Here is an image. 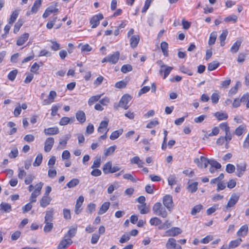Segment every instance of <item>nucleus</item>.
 I'll return each instance as SVG.
<instances>
[{
    "label": "nucleus",
    "mask_w": 249,
    "mask_h": 249,
    "mask_svg": "<svg viewBox=\"0 0 249 249\" xmlns=\"http://www.w3.org/2000/svg\"><path fill=\"white\" fill-rule=\"evenodd\" d=\"M57 2H53L52 5L49 6L45 11V12L42 15L44 18H48L51 14L53 15H57L59 12V9L56 8L57 6Z\"/></svg>",
    "instance_id": "f257e3e1"
},
{
    "label": "nucleus",
    "mask_w": 249,
    "mask_h": 249,
    "mask_svg": "<svg viewBox=\"0 0 249 249\" xmlns=\"http://www.w3.org/2000/svg\"><path fill=\"white\" fill-rule=\"evenodd\" d=\"M163 204L169 211H171L174 207L172 196L167 195L163 197Z\"/></svg>",
    "instance_id": "f03ea898"
},
{
    "label": "nucleus",
    "mask_w": 249,
    "mask_h": 249,
    "mask_svg": "<svg viewBox=\"0 0 249 249\" xmlns=\"http://www.w3.org/2000/svg\"><path fill=\"white\" fill-rule=\"evenodd\" d=\"M239 198V196L235 194H232L226 206V211H229L231 208L234 207L238 202Z\"/></svg>",
    "instance_id": "7ed1b4c3"
},
{
    "label": "nucleus",
    "mask_w": 249,
    "mask_h": 249,
    "mask_svg": "<svg viewBox=\"0 0 249 249\" xmlns=\"http://www.w3.org/2000/svg\"><path fill=\"white\" fill-rule=\"evenodd\" d=\"M131 99L130 96L127 94L124 95L119 101V107L124 108V109H127L128 108L127 104Z\"/></svg>",
    "instance_id": "20e7f679"
},
{
    "label": "nucleus",
    "mask_w": 249,
    "mask_h": 249,
    "mask_svg": "<svg viewBox=\"0 0 249 249\" xmlns=\"http://www.w3.org/2000/svg\"><path fill=\"white\" fill-rule=\"evenodd\" d=\"M182 232V230L178 227H173L167 230L164 234V236H176Z\"/></svg>",
    "instance_id": "39448f33"
},
{
    "label": "nucleus",
    "mask_w": 249,
    "mask_h": 249,
    "mask_svg": "<svg viewBox=\"0 0 249 249\" xmlns=\"http://www.w3.org/2000/svg\"><path fill=\"white\" fill-rule=\"evenodd\" d=\"M72 243V241L70 238L64 237L57 246V249H66Z\"/></svg>",
    "instance_id": "423d86ee"
},
{
    "label": "nucleus",
    "mask_w": 249,
    "mask_h": 249,
    "mask_svg": "<svg viewBox=\"0 0 249 249\" xmlns=\"http://www.w3.org/2000/svg\"><path fill=\"white\" fill-rule=\"evenodd\" d=\"M103 18L104 17L102 14L94 16L90 20V23L92 25V28H96L99 24L100 20Z\"/></svg>",
    "instance_id": "0eeeda50"
},
{
    "label": "nucleus",
    "mask_w": 249,
    "mask_h": 249,
    "mask_svg": "<svg viewBox=\"0 0 249 249\" xmlns=\"http://www.w3.org/2000/svg\"><path fill=\"white\" fill-rule=\"evenodd\" d=\"M247 164L245 162L240 163L236 164V175L238 177H241L246 171Z\"/></svg>",
    "instance_id": "6e6552de"
},
{
    "label": "nucleus",
    "mask_w": 249,
    "mask_h": 249,
    "mask_svg": "<svg viewBox=\"0 0 249 249\" xmlns=\"http://www.w3.org/2000/svg\"><path fill=\"white\" fill-rule=\"evenodd\" d=\"M54 142V139L52 137L48 138L44 143V151L49 152L52 149Z\"/></svg>",
    "instance_id": "1a4fd4ad"
},
{
    "label": "nucleus",
    "mask_w": 249,
    "mask_h": 249,
    "mask_svg": "<svg viewBox=\"0 0 249 249\" xmlns=\"http://www.w3.org/2000/svg\"><path fill=\"white\" fill-rule=\"evenodd\" d=\"M120 56V52L116 51L113 54L108 55L109 63L112 64H116L119 60Z\"/></svg>",
    "instance_id": "9d476101"
},
{
    "label": "nucleus",
    "mask_w": 249,
    "mask_h": 249,
    "mask_svg": "<svg viewBox=\"0 0 249 249\" xmlns=\"http://www.w3.org/2000/svg\"><path fill=\"white\" fill-rule=\"evenodd\" d=\"M84 198L82 196H79L76 200V203L75 207V213L78 214H79L82 211V209H81V207L84 202Z\"/></svg>",
    "instance_id": "9b49d317"
},
{
    "label": "nucleus",
    "mask_w": 249,
    "mask_h": 249,
    "mask_svg": "<svg viewBox=\"0 0 249 249\" xmlns=\"http://www.w3.org/2000/svg\"><path fill=\"white\" fill-rule=\"evenodd\" d=\"M57 94L55 91L51 90L48 96V98L43 101L44 105H49L54 101V99L56 97Z\"/></svg>",
    "instance_id": "f8f14e48"
},
{
    "label": "nucleus",
    "mask_w": 249,
    "mask_h": 249,
    "mask_svg": "<svg viewBox=\"0 0 249 249\" xmlns=\"http://www.w3.org/2000/svg\"><path fill=\"white\" fill-rule=\"evenodd\" d=\"M59 129L57 127H49L44 130V133L46 135H53L58 134Z\"/></svg>",
    "instance_id": "ddd939ff"
},
{
    "label": "nucleus",
    "mask_w": 249,
    "mask_h": 249,
    "mask_svg": "<svg viewBox=\"0 0 249 249\" xmlns=\"http://www.w3.org/2000/svg\"><path fill=\"white\" fill-rule=\"evenodd\" d=\"M75 117L77 121L81 124H83L86 120L85 113L82 110L77 111L76 113Z\"/></svg>",
    "instance_id": "4468645a"
},
{
    "label": "nucleus",
    "mask_w": 249,
    "mask_h": 249,
    "mask_svg": "<svg viewBox=\"0 0 249 249\" xmlns=\"http://www.w3.org/2000/svg\"><path fill=\"white\" fill-rule=\"evenodd\" d=\"M140 41V36L139 35L132 36L130 39V45L132 48H136Z\"/></svg>",
    "instance_id": "2eb2a0df"
},
{
    "label": "nucleus",
    "mask_w": 249,
    "mask_h": 249,
    "mask_svg": "<svg viewBox=\"0 0 249 249\" xmlns=\"http://www.w3.org/2000/svg\"><path fill=\"white\" fill-rule=\"evenodd\" d=\"M29 35L28 33H25L22 35L17 40V45L21 46L28 40Z\"/></svg>",
    "instance_id": "dca6fc26"
},
{
    "label": "nucleus",
    "mask_w": 249,
    "mask_h": 249,
    "mask_svg": "<svg viewBox=\"0 0 249 249\" xmlns=\"http://www.w3.org/2000/svg\"><path fill=\"white\" fill-rule=\"evenodd\" d=\"M52 199L50 197L44 196L40 200V206L45 208L50 204Z\"/></svg>",
    "instance_id": "f3484780"
},
{
    "label": "nucleus",
    "mask_w": 249,
    "mask_h": 249,
    "mask_svg": "<svg viewBox=\"0 0 249 249\" xmlns=\"http://www.w3.org/2000/svg\"><path fill=\"white\" fill-rule=\"evenodd\" d=\"M177 245L176 239L173 238H170L167 240L165 246L167 249H171L172 248L175 249Z\"/></svg>",
    "instance_id": "a211bd4d"
},
{
    "label": "nucleus",
    "mask_w": 249,
    "mask_h": 249,
    "mask_svg": "<svg viewBox=\"0 0 249 249\" xmlns=\"http://www.w3.org/2000/svg\"><path fill=\"white\" fill-rule=\"evenodd\" d=\"M248 231V226L247 225L242 226L237 232L238 236H244Z\"/></svg>",
    "instance_id": "6ab92c4d"
},
{
    "label": "nucleus",
    "mask_w": 249,
    "mask_h": 249,
    "mask_svg": "<svg viewBox=\"0 0 249 249\" xmlns=\"http://www.w3.org/2000/svg\"><path fill=\"white\" fill-rule=\"evenodd\" d=\"M77 231V227L71 228L68 232L64 235V237L67 238H70L71 239L72 237H73Z\"/></svg>",
    "instance_id": "aec40b11"
},
{
    "label": "nucleus",
    "mask_w": 249,
    "mask_h": 249,
    "mask_svg": "<svg viewBox=\"0 0 249 249\" xmlns=\"http://www.w3.org/2000/svg\"><path fill=\"white\" fill-rule=\"evenodd\" d=\"M42 0H36L34 3L33 7H32L31 12L32 14L36 13L39 7L41 5Z\"/></svg>",
    "instance_id": "412c9836"
},
{
    "label": "nucleus",
    "mask_w": 249,
    "mask_h": 249,
    "mask_svg": "<svg viewBox=\"0 0 249 249\" xmlns=\"http://www.w3.org/2000/svg\"><path fill=\"white\" fill-rule=\"evenodd\" d=\"M110 203L109 202H104L100 207L99 211L98 212L99 214H102L105 213L109 209Z\"/></svg>",
    "instance_id": "4be33fe9"
},
{
    "label": "nucleus",
    "mask_w": 249,
    "mask_h": 249,
    "mask_svg": "<svg viewBox=\"0 0 249 249\" xmlns=\"http://www.w3.org/2000/svg\"><path fill=\"white\" fill-rule=\"evenodd\" d=\"M3 211L5 213H9L11 211V205L6 202H2L0 204V211Z\"/></svg>",
    "instance_id": "5701e85b"
},
{
    "label": "nucleus",
    "mask_w": 249,
    "mask_h": 249,
    "mask_svg": "<svg viewBox=\"0 0 249 249\" xmlns=\"http://www.w3.org/2000/svg\"><path fill=\"white\" fill-rule=\"evenodd\" d=\"M214 116L219 121L226 120L228 117V115L227 113L220 111L215 112Z\"/></svg>",
    "instance_id": "b1692460"
},
{
    "label": "nucleus",
    "mask_w": 249,
    "mask_h": 249,
    "mask_svg": "<svg viewBox=\"0 0 249 249\" xmlns=\"http://www.w3.org/2000/svg\"><path fill=\"white\" fill-rule=\"evenodd\" d=\"M108 124V121H102L99 125L98 128V131L99 133H102L107 129Z\"/></svg>",
    "instance_id": "393cba45"
},
{
    "label": "nucleus",
    "mask_w": 249,
    "mask_h": 249,
    "mask_svg": "<svg viewBox=\"0 0 249 249\" xmlns=\"http://www.w3.org/2000/svg\"><path fill=\"white\" fill-rule=\"evenodd\" d=\"M103 170L105 174L111 173V170H112V162L111 161H108L103 166Z\"/></svg>",
    "instance_id": "a878e982"
},
{
    "label": "nucleus",
    "mask_w": 249,
    "mask_h": 249,
    "mask_svg": "<svg viewBox=\"0 0 249 249\" xmlns=\"http://www.w3.org/2000/svg\"><path fill=\"white\" fill-rule=\"evenodd\" d=\"M19 15V11L18 10H15L13 11L11 15L10 18L9 20L8 23L9 24H12L14 23L17 19L18 16Z\"/></svg>",
    "instance_id": "bb28decb"
},
{
    "label": "nucleus",
    "mask_w": 249,
    "mask_h": 249,
    "mask_svg": "<svg viewBox=\"0 0 249 249\" xmlns=\"http://www.w3.org/2000/svg\"><path fill=\"white\" fill-rule=\"evenodd\" d=\"M160 48L163 55L167 57L168 56V44L166 42L163 41L160 44Z\"/></svg>",
    "instance_id": "cd10ccee"
},
{
    "label": "nucleus",
    "mask_w": 249,
    "mask_h": 249,
    "mask_svg": "<svg viewBox=\"0 0 249 249\" xmlns=\"http://www.w3.org/2000/svg\"><path fill=\"white\" fill-rule=\"evenodd\" d=\"M241 41L239 40H237L231 46V52L233 53H236L241 46Z\"/></svg>",
    "instance_id": "c85d7f7f"
},
{
    "label": "nucleus",
    "mask_w": 249,
    "mask_h": 249,
    "mask_svg": "<svg viewBox=\"0 0 249 249\" xmlns=\"http://www.w3.org/2000/svg\"><path fill=\"white\" fill-rule=\"evenodd\" d=\"M123 132V129H120L119 130L113 131L110 136V139L111 140H115L117 139L120 135H121Z\"/></svg>",
    "instance_id": "c756f323"
},
{
    "label": "nucleus",
    "mask_w": 249,
    "mask_h": 249,
    "mask_svg": "<svg viewBox=\"0 0 249 249\" xmlns=\"http://www.w3.org/2000/svg\"><path fill=\"white\" fill-rule=\"evenodd\" d=\"M53 209H51L49 211H46L45 216V221L52 222L53 219Z\"/></svg>",
    "instance_id": "7c9ffc66"
},
{
    "label": "nucleus",
    "mask_w": 249,
    "mask_h": 249,
    "mask_svg": "<svg viewBox=\"0 0 249 249\" xmlns=\"http://www.w3.org/2000/svg\"><path fill=\"white\" fill-rule=\"evenodd\" d=\"M200 162H201V165H198V166H200V167L201 168H202L203 167H204V168H207L208 164H210V160H209L203 156L200 157Z\"/></svg>",
    "instance_id": "2f4dec72"
},
{
    "label": "nucleus",
    "mask_w": 249,
    "mask_h": 249,
    "mask_svg": "<svg viewBox=\"0 0 249 249\" xmlns=\"http://www.w3.org/2000/svg\"><path fill=\"white\" fill-rule=\"evenodd\" d=\"M228 32L227 30H224L222 31V34L219 36V39L220 41V45L223 46L225 45V40L228 35Z\"/></svg>",
    "instance_id": "473e14b6"
},
{
    "label": "nucleus",
    "mask_w": 249,
    "mask_h": 249,
    "mask_svg": "<svg viewBox=\"0 0 249 249\" xmlns=\"http://www.w3.org/2000/svg\"><path fill=\"white\" fill-rule=\"evenodd\" d=\"M71 121L73 122L74 121V117L70 118L67 117H63L60 119V121L59 122V124L61 125H67Z\"/></svg>",
    "instance_id": "72a5a7b5"
},
{
    "label": "nucleus",
    "mask_w": 249,
    "mask_h": 249,
    "mask_svg": "<svg viewBox=\"0 0 249 249\" xmlns=\"http://www.w3.org/2000/svg\"><path fill=\"white\" fill-rule=\"evenodd\" d=\"M197 185L198 182H195L191 183H190L188 185L187 189L189 191H190L192 193H194L196 192L197 190Z\"/></svg>",
    "instance_id": "f704fd0d"
},
{
    "label": "nucleus",
    "mask_w": 249,
    "mask_h": 249,
    "mask_svg": "<svg viewBox=\"0 0 249 249\" xmlns=\"http://www.w3.org/2000/svg\"><path fill=\"white\" fill-rule=\"evenodd\" d=\"M137 207L141 214H143L149 213V210L146 207V204L138 205Z\"/></svg>",
    "instance_id": "c9c22d12"
},
{
    "label": "nucleus",
    "mask_w": 249,
    "mask_h": 249,
    "mask_svg": "<svg viewBox=\"0 0 249 249\" xmlns=\"http://www.w3.org/2000/svg\"><path fill=\"white\" fill-rule=\"evenodd\" d=\"M79 183V180L77 178H73L67 184V186L69 188H72L77 186Z\"/></svg>",
    "instance_id": "e433bc0d"
},
{
    "label": "nucleus",
    "mask_w": 249,
    "mask_h": 249,
    "mask_svg": "<svg viewBox=\"0 0 249 249\" xmlns=\"http://www.w3.org/2000/svg\"><path fill=\"white\" fill-rule=\"evenodd\" d=\"M45 225L44 227V231L45 232H50L53 228V224L51 222L44 221Z\"/></svg>",
    "instance_id": "4c0bfd02"
},
{
    "label": "nucleus",
    "mask_w": 249,
    "mask_h": 249,
    "mask_svg": "<svg viewBox=\"0 0 249 249\" xmlns=\"http://www.w3.org/2000/svg\"><path fill=\"white\" fill-rule=\"evenodd\" d=\"M242 242L241 238H238L234 240L231 241L229 244V248L233 249L237 247Z\"/></svg>",
    "instance_id": "58836bf2"
},
{
    "label": "nucleus",
    "mask_w": 249,
    "mask_h": 249,
    "mask_svg": "<svg viewBox=\"0 0 249 249\" xmlns=\"http://www.w3.org/2000/svg\"><path fill=\"white\" fill-rule=\"evenodd\" d=\"M81 47V50L82 52H89L92 50V47L88 44L83 45L80 43L78 45V47Z\"/></svg>",
    "instance_id": "ea45409f"
},
{
    "label": "nucleus",
    "mask_w": 249,
    "mask_h": 249,
    "mask_svg": "<svg viewBox=\"0 0 249 249\" xmlns=\"http://www.w3.org/2000/svg\"><path fill=\"white\" fill-rule=\"evenodd\" d=\"M246 126L245 125L242 124L238 126L235 130V134L240 136L242 135L244 131L245 130Z\"/></svg>",
    "instance_id": "a19ab883"
},
{
    "label": "nucleus",
    "mask_w": 249,
    "mask_h": 249,
    "mask_svg": "<svg viewBox=\"0 0 249 249\" xmlns=\"http://www.w3.org/2000/svg\"><path fill=\"white\" fill-rule=\"evenodd\" d=\"M42 155L41 154H38L33 163V165L35 167L39 166L42 162Z\"/></svg>",
    "instance_id": "79ce46f5"
},
{
    "label": "nucleus",
    "mask_w": 249,
    "mask_h": 249,
    "mask_svg": "<svg viewBox=\"0 0 249 249\" xmlns=\"http://www.w3.org/2000/svg\"><path fill=\"white\" fill-rule=\"evenodd\" d=\"M155 214L160 216L163 218H166L168 215V213L165 208L162 206L160 210H159L158 213Z\"/></svg>",
    "instance_id": "37998d69"
},
{
    "label": "nucleus",
    "mask_w": 249,
    "mask_h": 249,
    "mask_svg": "<svg viewBox=\"0 0 249 249\" xmlns=\"http://www.w3.org/2000/svg\"><path fill=\"white\" fill-rule=\"evenodd\" d=\"M219 65V63L216 61H213L209 64L208 70L209 71H212L215 70Z\"/></svg>",
    "instance_id": "c03bdc74"
},
{
    "label": "nucleus",
    "mask_w": 249,
    "mask_h": 249,
    "mask_svg": "<svg viewBox=\"0 0 249 249\" xmlns=\"http://www.w3.org/2000/svg\"><path fill=\"white\" fill-rule=\"evenodd\" d=\"M217 37V34L216 32H213L211 34L208 44L209 45H213L215 42Z\"/></svg>",
    "instance_id": "a18cd8bd"
},
{
    "label": "nucleus",
    "mask_w": 249,
    "mask_h": 249,
    "mask_svg": "<svg viewBox=\"0 0 249 249\" xmlns=\"http://www.w3.org/2000/svg\"><path fill=\"white\" fill-rule=\"evenodd\" d=\"M149 223L152 226H158L161 224V220L157 217H154L150 220Z\"/></svg>",
    "instance_id": "49530a36"
},
{
    "label": "nucleus",
    "mask_w": 249,
    "mask_h": 249,
    "mask_svg": "<svg viewBox=\"0 0 249 249\" xmlns=\"http://www.w3.org/2000/svg\"><path fill=\"white\" fill-rule=\"evenodd\" d=\"M23 24V20L19 19L14 26V33L15 34L17 33L19 31L21 27L22 26Z\"/></svg>",
    "instance_id": "de8ad7c7"
},
{
    "label": "nucleus",
    "mask_w": 249,
    "mask_h": 249,
    "mask_svg": "<svg viewBox=\"0 0 249 249\" xmlns=\"http://www.w3.org/2000/svg\"><path fill=\"white\" fill-rule=\"evenodd\" d=\"M117 147L116 145L111 146L107 149L105 152V155L106 156H108L112 154L116 149Z\"/></svg>",
    "instance_id": "09e8293b"
},
{
    "label": "nucleus",
    "mask_w": 249,
    "mask_h": 249,
    "mask_svg": "<svg viewBox=\"0 0 249 249\" xmlns=\"http://www.w3.org/2000/svg\"><path fill=\"white\" fill-rule=\"evenodd\" d=\"M101 165V158L100 157H96L94 159L93 164L91 166V168H99Z\"/></svg>",
    "instance_id": "8fccbe9b"
},
{
    "label": "nucleus",
    "mask_w": 249,
    "mask_h": 249,
    "mask_svg": "<svg viewBox=\"0 0 249 249\" xmlns=\"http://www.w3.org/2000/svg\"><path fill=\"white\" fill-rule=\"evenodd\" d=\"M132 70V67L130 64L124 65L121 69L123 73H126L127 72L131 71Z\"/></svg>",
    "instance_id": "3c124183"
},
{
    "label": "nucleus",
    "mask_w": 249,
    "mask_h": 249,
    "mask_svg": "<svg viewBox=\"0 0 249 249\" xmlns=\"http://www.w3.org/2000/svg\"><path fill=\"white\" fill-rule=\"evenodd\" d=\"M239 85H240V82L238 81L236 82L235 86L231 89L229 91V96H232L233 95H234L237 92Z\"/></svg>",
    "instance_id": "603ef678"
},
{
    "label": "nucleus",
    "mask_w": 249,
    "mask_h": 249,
    "mask_svg": "<svg viewBox=\"0 0 249 249\" xmlns=\"http://www.w3.org/2000/svg\"><path fill=\"white\" fill-rule=\"evenodd\" d=\"M219 132V129L217 127H214L213 130L211 133L205 135V137L206 138H208L209 137H212L213 136H216L218 134Z\"/></svg>",
    "instance_id": "864d4df0"
},
{
    "label": "nucleus",
    "mask_w": 249,
    "mask_h": 249,
    "mask_svg": "<svg viewBox=\"0 0 249 249\" xmlns=\"http://www.w3.org/2000/svg\"><path fill=\"white\" fill-rule=\"evenodd\" d=\"M202 205L199 204V205H197L195 206H194L192 211H191V213L192 214V215H195L197 213H199L200 210L202 209Z\"/></svg>",
    "instance_id": "5fc2aeb1"
},
{
    "label": "nucleus",
    "mask_w": 249,
    "mask_h": 249,
    "mask_svg": "<svg viewBox=\"0 0 249 249\" xmlns=\"http://www.w3.org/2000/svg\"><path fill=\"white\" fill-rule=\"evenodd\" d=\"M52 45L51 46V49L53 51H57L60 48V45L59 43L55 41H51Z\"/></svg>",
    "instance_id": "6e6d98bb"
},
{
    "label": "nucleus",
    "mask_w": 249,
    "mask_h": 249,
    "mask_svg": "<svg viewBox=\"0 0 249 249\" xmlns=\"http://www.w3.org/2000/svg\"><path fill=\"white\" fill-rule=\"evenodd\" d=\"M101 97V95H97L91 97L88 101L89 105V106L93 105L95 102L98 101L100 99Z\"/></svg>",
    "instance_id": "4d7b16f0"
},
{
    "label": "nucleus",
    "mask_w": 249,
    "mask_h": 249,
    "mask_svg": "<svg viewBox=\"0 0 249 249\" xmlns=\"http://www.w3.org/2000/svg\"><path fill=\"white\" fill-rule=\"evenodd\" d=\"M220 96L217 93L214 92L211 95L212 102L214 104L218 103L219 100Z\"/></svg>",
    "instance_id": "13d9d810"
},
{
    "label": "nucleus",
    "mask_w": 249,
    "mask_h": 249,
    "mask_svg": "<svg viewBox=\"0 0 249 249\" xmlns=\"http://www.w3.org/2000/svg\"><path fill=\"white\" fill-rule=\"evenodd\" d=\"M17 73H18V71L17 70H14L12 71H10L9 72V73L8 75V79L10 80L13 81L15 80V79L17 76Z\"/></svg>",
    "instance_id": "bf43d9fd"
},
{
    "label": "nucleus",
    "mask_w": 249,
    "mask_h": 249,
    "mask_svg": "<svg viewBox=\"0 0 249 249\" xmlns=\"http://www.w3.org/2000/svg\"><path fill=\"white\" fill-rule=\"evenodd\" d=\"M171 226V223L168 221L166 220L164 223L159 226V230H163L169 228Z\"/></svg>",
    "instance_id": "052dcab7"
},
{
    "label": "nucleus",
    "mask_w": 249,
    "mask_h": 249,
    "mask_svg": "<svg viewBox=\"0 0 249 249\" xmlns=\"http://www.w3.org/2000/svg\"><path fill=\"white\" fill-rule=\"evenodd\" d=\"M18 150L16 147L12 149L11 152L9 154L10 158H16L18 155Z\"/></svg>",
    "instance_id": "680f3d73"
},
{
    "label": "nucleus",
    "mask_w": 249,
    "mask_h": 249,
    "mask_svg": "<svg viewBox=\"0 0 249 249\" xmlns=\"http://www.w3.org/2000/svg\"><path fill=\"white\" fill-rule=\"evenodd\" d=\"M63 215L64 218L66 220H70L71 218V212L69 209H63Z\"/></svg>",
    "instance_id": "e2e57ef3"
},
{
    "label": "nucleus",
    "mask_w": 249,
    "mask_h": 249,
    "mask_svg": "<svg viewBox=\"0 0 249 249\" xmlns=\"http://www.w3.org/2000/svg\"><path fill=\"white\" fill-rule=\"evenodd\" d=\"M210 164L211 166L214 167L216 169H219L221 167V164L217 161L213 160H210Z\"/></svg>",
    "instance_id": "0e129e2a"
},
{
    "label": "nucleus",
    "mask_w": 249,
    "mask_h": 249,
    "mask_svg": "<svg viewBox=\"0 0 249 249\" xmlns=\"http://www.w3.org/2000/svg\"><path fill=\"white\" fill-rule=\"evenodd\" d=\"M35 178V177L31 174L28 175L24 179V183L28 185L31 184Z\"/></svg>",
    "instance_id": "69168bd1"
},
{
    "label": "nucleus",
    "mask_w": 249,
    "mask_h": 249,
    "mask_svg": "<svg viewBox=\"0 0 249 249\" xmlns=\"http://www.w3.org/2000/svg\"><path fill=\"white\" fill-rule=\"evenodd\" d=\"M165 69L163 70V72H164V79H165L170 74L171 71L173 70V67L167 66L165 67Z\"/></svg>",
    "instance_id": "338daca9"
},
{
    "label": "nucleus",
    "mask_w": 249,
    "mask_h": 249,
    "mask_svg": "<svg viewBox=\"0 0 249 249\" xmlns=\"http://www.w3.org/2000/svg\"><path fill=\"white\" fill-rule=\"evenodd\" d=\"M235 167L231 164H228L226 166V171L228 173H232L235 171Z\"/></svg>",
    "instance_id": "774afa93"
}]
</instances>
